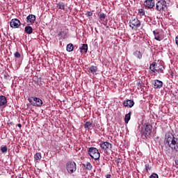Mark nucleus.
I'll return each instance as SVG.
<instances>
[{"label": "nucleus", "instance_id": "24", "mask_svg": "<svg viewBox=\"0 0 178 178\" xmlns=\"http://www.w3.org/2000/svg\"><path fill=\"white\" fill-rule=\"evenodd\" d=\"M34 159H35L36 161H41V159H42V154H41V153H36L34 155Z\"/></svg>", "mask_w": 178, "mask_h": 178}, {"label": "nucleus", "instance_id": "31", "mask_svg": "<svg viewBox=\"0 0 178 178\" xmlns=\"http://www.w3.org/2000/svg\"><path fill=\"white\" fill-rule=\"evenodd\" d=\"M106 17V15L103 13L99 15V19L101 21H103Z\"/></svg>", "mask_w": 178, "mask_h": 178}, {"label": "nucleus", "instance_id": "19", "mask_svg": "<svg viewBox=\"0 0 178 178\" xmlns=\"http://www.w3.org/2000/svg\"><path fill=\"white\" fill-rule=\"evenodd\" d=\"M57 8H58V10H65V3L61 2V1L57 3Z\"/></svg>", "mask_w": 178, "mask_h": 178}, {"label": "nucleus", "instance_id": "17", "mask_svg": "<svg viewBox=\"0 0 178 178\" xmlns=\"http://www.w3.org/2000/svg\"><path fill=\"white\" fill-rule=\"evenodd\" d=\"M81 49V54H87L88 51V44H83L82 47L79 48Z\"/></svg>", "mask_w": 178, "mask_h": 178}, {"label": "nucleus", "instance_id": "34", "mask_svg": "<svg viewBox=\"0 0 178 178\" xmlns=\"http://www.w3.org/2000/svg\"><path fill=\"white\" fill-rule=\"evenodd\" d=\"M145 168H146L147 172L151 170L149 164H146V165H145Z\"/></svg>", "mask_w": 178, "mask_h": 178}, {"label": "nucleus", "instance_id": "25", "mask_svg": "<svg viewBox=\"0 0 178 178\" xmlns=\"http://www.w3.org/2000/svg\"><path fill=\"white\" fill-rule=\"evenodd\" d=\"M83 166L86 168V169L88 170H91L92 169V165L89 162H88L87 163H84Z\"/></svg>", "mask_w": 178, "mask_h": 178}, {"label": "nucleus", "instance_id": "11", "mask_svg": "<svg viewBox=\"0 0 178 178\" xmlns=\"http://www.w3.org/2000/svg\"><path fill=\"white\" fill-rule=\"evenodd\" d=\"M143 5L147 9H152L155 7L156 3L154 0H145Z\"/></svg>", "mask_w": 178, "mask_h": 178}, {"label": "nucleus", "instance_id": "22", "mask_svg": "<svg viewBox=\"0 0 178 178\" xmlns=\"http://www.w3.org/2000/svg\"><path fill=\"white\" fill-rule=\"evenodd\" d=\"M92 126V123L90 121H87L84 124V129H90Z\"/></svg>", "mask_w": 178, "mask_h": 178}, {"label": "nucleus", "instance_id": "13", "mask_svg": "<svg viewBox=\"0 0 178 178\" xmlns=\"http://www.w3.org/2000/svg\"><path fill=\"white\" fill-rule=\"evenodd\" d=\"M152 85L155 89L161 88L163 87V82L159 79H155L152 81Z\"/></svg>", "mask_w": 178, "mask_h": 178}, {"label": "nucleus", "instance_id": "33", "mask_svg": "<svg viewBox=\"0 0 178 178\" xmlns=\"http://www.w3.org/2000/svg\"><path fill=\"white\" fill-rule=\"evenodd\" d=\"M86 16L87 17H91L92 16V13L91 11H88L86 14H85Z\"/></svg>", "mask_w": 178, "mask_h": 178}, {"label": "nucleus", "instance_id": "14", "mask_svg": "<svg viewBox=\"0 0 178 178\" xmlns=\"http://www.w3.org/2000/svg\"><path fill=\"white\" fill-rule=\"evenodd\" d=\"M135 102L133 100L127 99L123 102L122 105L127 108H131L134 106Z\"/></svg>", "mask_w": 178, "mask_h": 178}, {"label": "nucleus", "instance_id": "6", "mask_svg": "<svg viewBox=\"0 0 178 178\" xmlns=\"http://www.w3.org/2000/svg\"><path fill=\"white\" fill-rule=\"evenodd\" d=\"M167 8V3L165 0H160L157 3H156V10L163 13Z\"/></svg>", "mask_w": 178, "mask_h": 178}, {"label": "nucleus", "instance_id": "4", "mask_svg": "<svg viewBox=\"0 0 178 178\" xmlns=\"http://www.w3.org/2000/svg\"><path fill=\"white\" fill-rule=\"evenodd\" d=\"M89 156L95 161H97L101 157V154L99 152L98 149L95 147H90L88 149Z\"/></svg>", "mask_w": 178, "mask_h": 178}, {"label": "nucleus", "instance_id": "8", "mask_svg": "<svg viewBox=\"0 0 178 178\" xmlns=\"http://www.w3.org/2000/svg\"><path fill=\"white\" fill-rule=\"evenodd\" d=\"M66 170L68 173L72 174L76 170V164L74 161H68L66 163Z\"/></svg>", "mask_w": 178, "mask_h": 178}, {"label": "nucleus", "instance_id": "42", "mask_svg": "<svg viewBox=\"0 0 178 178\" xmlns=\"http://www.w3.org/2000/svg\"><path fill=\"white\" fill-rule=\"evenodd\" d=\"M19 178H23V177H19Z\"/></svg>", "mask_w": 178, "mask_h": 178}, {"label": "nucleus", "instance_id": "21", "mask_svg": "<svg viewBox=\"0 0 178 178\" xmlns=\"http://www.w3.org/2000/svg\"><path fill=\"white\" fill-rule=\"evenodd\" d=\"M66 49H67V52H72V51H74V44H69L67 45V47H66Z\"/></svg>", "mask_w": 178, "mask_h": 178}, {"label": "nucleus", "instance_id": "2", "mask_svg": "<svg viewBox=\"0 0 178 178\" xmlns=\"http://www.w3.org/2000/svg\"><path fill=\"white\" fill-rule=\"evenodd\" d=\"M149 70L154 73L158 72L159 74H163L165 67L163 65V64L153 62L149 65Z\"/></svg>", "mask_w": 178, "mask_h": 178}, {"label": "nucleus", "instance_id": "26", "mask_svg": "<svg viewBox=\"0 0 178 178\" xmlns=\"http://www.w3.org/2000/svg\"><path fill=\"white\" fill-rule=\"evenodd\" d=\"M154 40H158V41H161L163 40L162 37L159 35V33L156 34L154 35Z\"/></svg>", "mask_w": 178, "mask_h": 178}, {"label": "nucleus", "instance_id": "35", "mask_svg": "<svg viewBox=\"0 0 178 178\" xmlns=\"http://www.w3.org/2000/svg\"><path fill=\"white\" fill-rule=\"evenodd\" d=\"M65 35L66 34L65 33V31H61L60 32L58 33V35H61V36L63 35V36H65Z\"/></svg>", "mask_w": 178, "mask_h": 178}, {"label": "nucleus", "instance_id": "12", "mask_svg": "<svg viewBox=\"0 0 178 178\" xmlns=\"http://www.w3.org/2000/svg\"><path fill=\"white\" fill-rule=\"evenodd\" d=\"M26 22H27L28 23V26H31L35 22L36 16L33 14H30L29 15L27 18H26Z\"/></svg>", "mask_w": 178, "mask_h": 178}, {"label": "nucleus", "instance_id": "40", "mask_svg": "<svg viewBox=\"0 0 178 178\" xmlns=\"http://www.w3.org/2000/svg\"><path fill=\"white\" fill-rule=\"evenodd\" d=\"M17 127H19V128H21V127H22V124H17Z\"/></svg>", "mask_w": 178, "mask_h": 178}, {"label": "nucleus", "instance_id": "37", "mask_svg": "<svg viewBox=\"0 0 178 178\" xmlns=\"http://www.w3.org/2000/svg\"><path fill=\"white\" fill-rule=\"evenodd\" d=\"M153 34H154V35H158V34H159L158 30L154 31H153Z\"/></svg>", "mask_w": 178, "mask_h": 178}, {"label": "nucleus", "instance_id": "39", "mask_svg": "<svg viewBox=\"0 0 178 178\" xmlns=\"http://www.w3.org/2000/svg\"><path fill=\"white\" fill-rule=\"evenodd\" d=\"M112 176L111 175H106V178H111Z\"/></svg>", "mask_w": 178, "mask_h": 178}, {"label": "nucleus", "instance_id": "7", "mask_svg": "<svg viewBox=\"0 0 178 178\" xmlns=\"http://www.w3.org/2000/svg\"><path fill=\"white\" fill-rule=\"evenodd\" d=\"M29 103L36 107H41L43 104L42 100L39 97H31L28 99Z\"/></svg>", "mask_w": 178, "mask_h": 178}, {"label": "nucleus", "instance_id": "10", "mask_svg": "<svg viewBox=\"0 0 178 178\" xmlns=\"http://www.w3.org/2000/svg\"><path fill=\"white\" fill-rule=\"evenodd\" d=\"M21 26V22L17 18L12 19L10 22V27L12 29H18Z\"/></svg>", "mask_w": 178, "mask_h": 178}, {"label": "nucleus", "instance_id": "28", "mask_svg": "<svg viewBox=\"0 0 178 178\" xmlns=\"http://www.w3.org/2000/svg\"><path fill=\"white\" fill-rule=\"evenodd\" d=\"M144 83H143L142 81H139L138 83H137V86L138 89H141L142 88L144 87Z\"/></svg>", "mask_w": 178, "mask_h": 178}, {"label": "nucleus", "instance_id": "1", "mask_svg": "<svg viewBox=\"0 0 178 178\" xmlns=\"http://www.w3.org/2000/svg\"><path fill=\"white\" fill-rule=\"evenodd\" d=\"M164 143L172 150L178 152V138L175 137L171 132L168 131L165 134Z\"/></svg>", "mask_w": 178, "mask_h": 178}, {"label": "nucleus", "instance_id": "18", "mask_svg": "<svg viewBox=\"0 0 178 178\" xmlns=\"http://www.w3.org/2000/svg\"><path fill=\"white\" fill-rule=\"evenodd\" d=\"M133 55L139 60L142 58V54L140 51L136 50L134 51Z\"/></svg>", "mask_w": 178, "mask_h": 178}, {"label": "nucleus", "instance_id": "23", "mask_svg": "<svg viewBox=\"0 0 178 178\" xmlns=\"http://www.w3.org/2000/svg\"><path fill=\"white\" fill-rule=\"evenodd\" d=\"M89 70L90 71V72H92V74H94V73H95V72H97L98 68H97V67L95 66V65H92V66L90 67Z\"/></svg>", "mask_w": 178, "mask_h": 178}, {"label": "nucleus", "instance_id": "38", "mask_svg": "<svg viewBox=\"0 0 178 178\" xmlns=\"http://www.w3.org/2000/svg\"><path fill=\"white\" fill-rule=\"evenodd\" d=\"M97 123H98V121H95L93 124L94 127H97Z\"/></svg>", "mask_w": 178, "mask_h": 178}, {"label": "nucleus", "instance_id": "20", "mask_svg": "<svg viewBox=\"0 0 178 178\" xmlns=\"http://www.w3.org/2000/svg\"><path fill=\"white\" fill-rule=\"evenodd\" d=\"M131 112L130 111L129 113H128L127 115H125V117H124V122H125V124H129V122L131 119Z\"/></svg>", "mask_w": 178, "mask_h": 178}, {"label": "nucleus", "instance_id": "3", "mask_svg": "<svg viewBox=\"0 0 178 178\" xmlns=\"http://www.w3.org/2000/svg\"><path fill=\"white\" fill-rule=\"evenodd\" d=\"M152 133V126L149 123H146L144 124V129L141 132V137L143 139L149 138Z\"/></svg>", "mask_w": 178, "mask_h": 178}, {"label": "nucleus", "instance_id": "5", "mask_svg": "<svg viewBox=\"0 0 178 178\" xmlns=\"http://www.w3.org/2000/svg\"><path fill=\"white\" fill-rule=\"evenodd\" d=\"M141 26V22L137 17H132L129 21V26L132 30H137Z\"/></svg>", "mask_w": 178, "mask_h": 178}, {"label": "nucleus", "instance_id": "15", "mask_svg": "<svg viewBox=\"0 0 178 178\" xmlns=\"http://www.w3.org/2000/svg\"><path fill=\"white\" fill-rule=\"evenodd\" d=\"M7 104V99L4 95L0 96V106H6Z\"/></svg>", "mask_w": 178, "mask_h": 178}, {"label": "nucleus", "instance_id": "32", "mask_svg": "<svg viewBox=\"0 0 178 178\" xmlns=\"http://www.w3.org/2000/svg\"><path fill=\"white\" fill-rule=\"evenodd\" d=\"M149 178H159V176L156 173H153L152 175H150Z\"/></svg>", "mask_w": 178, "mask_h": 178}, {"label": "nucleus", "instance_id": "30", "mask_svg": "<svg viewBox=\"0 0 178 178\" xmlns=\"http://www.w3.org/2000/svg\"><path fill=\"white\" fill-rule=\"evenodd\" d=\"M1 151L2 153H6L8 151L7 146H3L1 147Z\"/></svg>", "mask_w": 178, "mask_h": 178}, {"label": "nucleus", "instance_id": "29", "mask_svg": "<svg viewBox=\"0 0 178 178\" xmlns=\"http://www.w3.org/2000/svg\"><path fill=\"white\" fill-rule=\"evenodd\" d=\"M14 57L15 58H21V54L19 53L18 51H15L14 54Z\"/></svg>", "mask_w": 178, "mask_h": 178}, {"label": "nucleus", "instance_id": "41", "mask_svg": "<svg viewBox=\"0 0 178 178\" xmlns=\"http://www.w3.org/2000/svg\"><path fill=\"white\" fill-rule=\"evenodd\" d=\"M102 24H103L104 26H106V24H105L104 22H102Z\"/></svg>", "mask_w": 178, "mask_h": 178}, {"label": "nucleus", "instance_id": "36", "mask_svg": "<svg viewBox=\"0 0 178 178\" xmlns=\"http://www.w3.org/2000/svg\"><path fill=\"white\" fill-rule=\"evenodd\" d=\"M175 43L177 44V46H178V35L175 38Z\"/></svg>", "mask_w": 178, "mask_h": 178}, {"label": "nucleus", "instance_id": "9", "mask_svg": "<svg viewBox=\"0 0 178 178\" xmlns=\"http://www.w3.org/2000/svg\"><path fill=\"white\" fill-rule=\"evenodd\" d=\"M100 147L104 151H110L112 149L113 145L108 142L102 141L100 143Z\"/></svg>", "mask_w": 178, "mask_h": 178}, {"label": "nucleus", "instance_id": "27", "mask_svg": "<svg viewBox=\"0 0 178 178\" xmlns=\"http://www.w3.org/2000/svg\"><path fill=\"white\" fill-rule=\"evenodd\" d=\"M138 15L140 16H145V10L143 8H140L138 10Z\"/></svg>", "mask_w": 178, "mask_h": 178}, {"label": "nucleus", "instance_id": "16", "mask_svg": "<svg viewBox=\"0 0 178 178\" xmlns=\"http://www.w3.org/2000/svg\"><path fill=\"white\" fill-rule=\"evenodd\" d=\"M33 31V29L32 26H27L24 27V32L26 34H32Z\"/></svg>", "mask_w": 178, "mask_h": 178}]
</instances>
